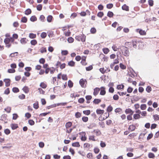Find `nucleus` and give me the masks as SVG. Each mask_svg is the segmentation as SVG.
I'll list each match as a JSON object with an SVG mask.
<instances>
[{
  "mask_svg": "<svg viewBox=\"0 0 159 159\" xmlns=\"http://www.w3.org/2000/svg\"><path fill=\"white\" fill-rule=\"evenodd\" d=\"M30 43L31 45H34L37 43V41L36 40H33L31 41Z\"/></svg>",
  "mask_w": 159,
  "mask_h": 159,
  "instance_id": "c85d7f7f",
  "label": "nucleus"
},
{
  "mask_svg": "<svg viewBox=\"0 0 159 159\" xmlns=\"http://www.w3.org/2000/svg\"><path fill=\"white\" fill-rule=\"evenodd\" d=\"M121 51L123 54L125 56L128 57L129 56V52L128 49L127 47L123 46L121 48Z\"/></svg>",
  "mask_w": 159,
  "mask_h": 159,
  "instance_id": "f03ea898",
  "label": "nucleus"
},
{
  "mask_svg": "<svg viewBox=\"0 0 159 159\" xmlns=\"http://www.w3.org/2000/svg\"><path fill=\"white\" fill-rule=\"evenodd\" d=\"M152 90V88L150 86H148L146 89V91L148 92V93H150Z\"/></svg>",
  "mask_w": 159,
  "mask_h": 159,
  "instance_id": "79ce46f5",
  "label": "nucleus"
},
{
  "mask_svg": "<svg viewBox=\"0 0 159 159\" xmlns=\"http://www.w3.org/2000/svg\"><path fill=\"white\" fill-rule=\"evenodd\" d=\"M62 78L63 80H66L67 79L66 75L64 74H63L62 75Z\"/></svg>",
  "mask_w": 159,
  "mask_h": 159,
  "instance_id": "69168bd1",
  "label": "nucleus"
},
{
  "mask_svg": "<svg viewBox=\"0 0 159 159\" xmlns=\"http://www.w3.org/2000/svg\"><path fill=\"white\" fill-rule=\"evenodd\" d=\"M128 43L129 45H132L134 48H136L137 47V42L134 40H132L131 42H128Z\"/></svg>",
  "mask_w": 159,
  "mask_h": 159,
  "instance_id": "20e7f679",
  "label": "nucleus"
},
{
  "mask_svg": "<svg viewBox=\"0 0 159 159\" xmlns=\"http://www.w3.org/2000/svg\"><path fill=\"white\" fill-rule=\"evenodd\" d=\"M67 40L69 43H72L74 41V39L72 37H69L68 38Z\"/></svg>",
  "mask_w": 159,
  "mask_h": 159,
  "instance_id": "49530a36",
  "label": "nucleus"
},
{
  "mask_svg": "<svg viewBox=\"0 0 159 159\" xmlns=\"http://www.w3.org/2000/svg\"><path fill=\"white\" fill-rule=\"evenodd\" d=\"M14 40L13 38H7L4 40V42L6 44V46L7 48H9L11 46V44L10 42H13Z\"/></svg>",
  "mask_w": 159,
  "mask_h": 159,
  "instance_id": "f257e3e1",
  "label": "nucleus"
},
{
  "mask_svg": "<svg viewBox=\"0 0 159 159\" xmlns=\"http://www.w3.org/2000/svg\"><path fill=\"white\" fill-rule=\"evenodd\" d=\"M148 155L149 158H154L155 157L154 154L152 153H149Z\"/></svg>",
  "mask_w": 159,
  "mask_h": 159,
  "instance_id": "8fccbe9b",
  "label": "nucleus"
},
{
  "mask_svg": "<svg viewBox=\"0 0 159 159\" xmlns=\"http://www.w3.org/2000/svg\"><path fill=\"white\" fill-rule=\"evenodd\" d=\"M47 36V34L46 33L43 32L41 34V37L42 38L44 39Z\"/></svg>",
  "mask_w": 159,
  "mask_h": 159,
  "instance_id": "a19ab883",
  "label": "nucleus"
},
{
  "mask_svg": "<svg viewBox=\"0 0 159 159\" xmlns=\"http://www.w3.org/2000/svg\"><path fill=\"white\" fill-rule=\"evenodd\" d=\"M72 146L74 147H79L80 145L79 143L78 142L73 143L72 144Z\"/></svg>",
  "mask_w": 159,
  "mask_h": 159,
  "instance_id": "393cba45",
  "label": "nucleus"
},
{
  "mask_svg": "<svg viewBox=\"0 0 159 159\" xmlns=\"http://www.w3.org/2000/svg\"><path fill=\"white\" fill-rule=\"evenodd\" d=\"M93 66L90 65L88 67H86V69L87 71H89L93 69Z\"/></svg>",
  "mask_w": 159,
  "mask_h": 159,
  "instance_id": "4d7b16f0",
  "label": "nucleus"
},
{
  "mask_svg": "<svg viewBox=\"0 0 159 159\" xmlns=\"http://www.w3.org/2000/svg\"><path fill=\"white\" fill-rule=\"evenodd\" d=\"M148 2L149 5L151 6H152L153 5V1L152 0H149Z\"/></svg>",
  "mask_w": 159,
  "mask_h": 159,
  "instance_id": "3c124183",
  "label": "nucleus"
},
{
  "mask_svg": "<svg viewBox=\"0 0 159 159\" xmlns=\"http://www.w3.org/2000/svg\"><path fill=\"white\" fill-rule=\"evenodd\" d=\"M44 146V143L43 142H40L39 143V146L40 147L42 148Z\"/></svg>",
  "mask_w": 159,
  "mask_h": 159,
  "instance_id": "bf43d9fd",
  "label": "nucleus"
},
{
  "mask_svg": "<svg viewBox=\"0 0 159 159\" xmlns=\"http://www.w3.org/2000/svg\"><path fill=\"white\" fill-rule=\"evenodd\" d=\"M124 87V86L123 85H118L117 86V88L118 89H123Z\"/></svg>",
  "mask_w": 159,
  "mask_h": 159,
  "instance_id": "7c9ffc66",
  "label": "nucleus"
},
{
  "mask_svg": "<svg viewBox=\"0 0 159 159\" xmlns=\"http://www.w3.org/2000/svg\"><path fill=\"white\" fill-rule=\"evenodd\" d=\"M104 111L99 109H97L96 110V112L98 114H102L103 113Z\"/></svg>",
  "mask_w": 159,
  "mask_h": 159,
  "instance_id": "4be33fe9",
  "label": "nucleus"
},
{
  "mask_svg": "<svg viewBox=\"0 0 159 159\" xmlns=\"http://www.w3.org/2000/svg\"><path fill=\"white\" fill-rule=\"evenodd\" d=\"M100 89L98 88H96L94 89L93 95L95 96L97 95Z\"/></svg>",
  "mask_w": 159,
  "mask_h": 159,
  "instance_id": "6e6552de",
  "label": "nucleus"
},
{
  "mask_svg": "<svg viewBox=\"0 0 159 159\" xmlns=\"http://www.w3.org/2000/svg\"><path fill=\"white\" fill-rule=\"evenodd\" d=\"M113 98L114 100H117L118 99L119 97L116 94L113 96Z\"/></svg>",
  "mask_w": 159,
  "mask_h": 159,
  "instance_id": "338daca9",
  "label": "nucleus"
},
{
  "mask_svg": "<svg viewBox=\"0 0 159 159\" xmlns=\"http://www.w3.org/2000/svg\"><path fill=\"white\" fill-rule=\"evenodd\" d=\"M105 88L103 87H102L101 88V91L100 94L102 95H104L106 93V91L105 90Z\"/></svg>",
  "mask_w": 159,
  "mask_h": 159,
  "instance_id": "39448f33",
  "label": "nucleus"
},
{
  "mask_svg": "<svg viewBox=\"0 0 159 159\" xmlns=\"http://www.w3.org/2000/svg\"><path fill=\"white\" fill-rule=\"evenodd\" d=\"M96 31V29L94 27L92 28L90 30L91 33L92 34L95 33Z\"/></svg>",
  "mask_w": 159,
  "mask_h": 159,
  "instance_id": "c9c22d12",
  "label": "nucleus"
},
{
  "mask_svg": "<svg viewBox=\"0 0 159 159\" xmlns=\"http://www.w3.org/2000/svg\"><path fill=\"white\" fill-rule=\"evenodd\" d=\"M27 21V18L25 17H23L21 20V21L24 22V23H25Z\"/></svg>",
  "mask_w": 159,
  "mask_h": 159,
  "instance_id": "de8ad7c7",
  "label": "nucleus"
},
{
  "mask_svg": "<svg viewBox=\"0 0 159 159\" xmlns=\"http://www.w3.org/2000/svg\"><path fill=\"white\" fill-rule=\"evenodd\" d=\"M94 132L96 134L97 136H99L101 134V132L100 130L98 129H96L94 130Z\"/></svg>",
  "mask_w": 159,
  "mask_h": 159,
  "instance_id": "dca6fc26",
  "label": "nucleus"
},
{
  "mask_svg": "<svg viewBox=\"0 0 159 159\" xmlns=\"http://www.w3.org/2000/svg\"><path fill=\"white\" fill-rule=\"evenodd\" d=\"M68 86L70 87H72L73 86V83L70 80H69L68 82Z\"/></svg>",
  "mask_w": 159,
  "mask_h": 159,
  "instance_id": "ea45409f",
  "label": "nucleus"
},
{
  "mask_svg": "<svg viewBox=\"0 0 159 159\" xmlns=\"http://www.w3.org/2000/svg\"><path fill=\"white\" fill-rule=\"evenodd\" d=\"M23 91L25 93H27L29 91V89L28 87L25 86L24 87L23 89Z\"/></svg>",
  "mask_w": 159,
  "mask_h": 159,
  "instance_id": "aec40b11",
  "label": "nucleus"
},
{
  "mask_svg": "<svg viewBox=\"0 0 159 159\" xmlns=\"http://www.w3.org/2000/svg\"><path fill=\"white\" fill-rule=\"evenodd\" d=\"M136 32H139L141 35H145L146 34V32L144 30H139V29H136Z\"/></svg>",
  "mask_w": 159,
  "mask_h": 159,
  "instance_id": "0eeeda50",
  "label": "nucleus"
},
{
  "mask_svg": "<svg viewBox=\"0 0 159 159\" xmlns=\"http://www.w3.org/2000/svg\"><path fill=\"white\" fill-rule=\"evenodd\" d=\"M147 107L146 104H142L140 106V108L142 110H145Z\"/></svg>",
  "mask_w": 159,
  "mask_h": 159,
  "instance_id": "5701e85b",
  "label": "nucleus"
},
{
  "mask_svg": "<svg viewBox=\"0 0 159 159\" xmlns=\"http://www.w3.org/2000/svg\"><path fill=\"white\" fill-rule=\"evenodd\" d=\"M29 37L31 39H34L36 38V35L33 33H30L29 35Z\"/></svg>",
  "mask_w": 159,
  "mask_h": 159,
  "instance_id": "2eb2a0df",
  "label": "nucleus"
},
{
  "mask_svg": "<svg viewBox=\"0 0 159 159\" xmlns=\"http://www.w3.org/2000/svg\"><path fill=\"white\" fill-rule=\"evenodd\" d=\"M84 147L85 148L89 149L90 148V144L88 143H85L84 144Z\"/></svg>",
  "mask_w": 159,
  "mask_h": 159,
  "instance_id": "6ab92c4d",
  "label": "nucleus"
},
{
  "mask_svg": "<svg viewBox=\"0 0 159 159\" xmlns=\"http://www.w3.org/2000/svg\"><path fill=\"white\" fill-rule=\"evenodd\" d=\"M31 12V10L30 9H28L25 11V14L26 15H28L30 14Z\"/></svg>",
  "mask_w": 159,
  "mask_h": 159,
  "instance_id": "c756f323",
  "label": "nucleus"
},
{
  "mask_svg": "<svg viewBox=\"0 0 159 159\" xmlns=\"http://www.w3.org/2000/svg\"><path fill=\"white\" fill-rule=\"evenodd\" d=\"M122 9L126 11H129V7L127 6L126 4H124L122 7Z\"/></svg>",
  "mask_w": 159,
  "mask_h": 159,
  "instance_id": "9d476101",
  "label": "nucleus"
},
{
  "mask_svg": "<svg viewBox=\"0 0 159 159\" xmlns=\"http://www.w3.org/2000/svg\"><path fill=\"white\" fill-rule=\"evenodd\" d=\"M30 20L32 21H34L37 20V18L35 16H33L31 17Z\"/></svg>",
  "mask_w": 159,
  "mask_h": 159,
  "instance_id": "e433bc0d",
  "label": "nucleus"
},
{
  "mask_svg": "<svg viewBox=\"0 0 159 159\" xmlns=\"http://www.w3.org/2000/svg\"><path fill=\"white\" fill-rule=\"evenodd\" d=\"M18 38V35L17 34H13L12 37H11V38H13V40H14V39H16Z\"/></svg>",
  "mask_w": 159,
  "mask_h": 159,
  "instance_id": "f704fd0d",
  "label": "nucleus"
},
{
  "mask_svg": "<svg viewBox=\"0 0 159 159\" xmlns=\"http://www.w3.org/2000/svg\"><path fill=\"white\" fill-rule=\"evenodd\" d=\"M4 132L7 135L9 134L10 133V131L8 129H6L4 130Z\"/></svg>",
  "mask_w": 159,
  "mask_h": 159,
  "instance_id": "c03bdc74",
  "label": "nucleus"
},
{
  "mask_svg": "<svg viewBox=\"0 0 159 159\" xmlns=\"http://www.w3.org/2000/svg\"><path fill=\"white\" fill-rule=\"evenodd\" d=\"M103 52L105 54H107L109 51V49L107 48H104L103 49Z\"/></svg>",
  "mask_w": 159,
  "mask_h": 159,
  "instance_id": "5fc2aeb1",
  "label": "nucleus"
},
{
  "mask_svg": "<svg viewBox=\"0 0 159 159\" xmlns=\"http://www.w3.org/2000/svg\"><path fill=\"white\" fill-rule=\"evenodd\" d=\"M52 16L49 15L47 17V20L49 22H51L52 21Z\"/></svg>",
  "mask_w": 159,
  "mask_h": 159,
  "instance_id": "412c9836",
  "label": "nucleus"
},
{
  "mask_svg": "<svg viewBox=\"0 0 159 159\" xmlns=\"http://www.w3.org/2000/svg\"><path fill=\"white\" fill-rule=\"evenodd\" d=\"M11 127L13 129H16L18 127L17 125L15 124H12L11 125Z\"/></svg>",
  "mask_w": 159,
  "mask_h": 159,
  "instance_id": "b1692460",
  "label": "nucleus"
},
{
  "mask_svg": "<svg viewBox=\"0 0 159 159\" xmlns=\"http://www.w3.org/2000/svg\"><path fill=\"white\" fill-rule=\"evenodd\" d=\"M28 122L29 124L31 125H33L34 124V121L32 120H29L28 121Z\"/></svg>",
  "mask_w": 159,
  "mask_h": 159,
  "instance_id": "09e8293b",
  "label": "nucleus"
},
{
  "mask_svg": "<svg viewBox=\"0 0 159 159\" xmlns=\"http://www.w3.org/2000/svg\"><path fill=\"white\" fill-rule=\"evenodd\" d=\"M83 112L84 114L86 115H88L90 114V111L89 110H85L83 111Z\"/></svg>",
  "mask_w": 159,
  "mask_h": 159,
  "instance_id": "bb28decb",
  "label": "nucleus"
},
{
  "mask_svg": "<svg viewBox=\"0 0 159 159\" xmlns=\"http://www.w3.org/2000/svg\"><path fill=\"white\" fill-rule=\"evenodd\" d=\"M133 90V89L132 88L130 87H129L127 90V91L128 93H130L132 92Z\"/></svg>",
  "mask_w": 159,
  "mask_h": 159,
  "instance_id": "e2e57ef3",
  "label": "nucleus"
},
{
  "mask_svg": "<svg viewBox=\"0 0 159 159\" xmlns=\"http://www.w3.org/2000/svg\"><path fill=\"white\" fill-rule=\"evenodd\" d=\"M33 107L35 109H37L39 108V103L38 102H36L33 104Z\"/></svg>",
  "mask_w": 159,
  "mask_h": 159,
  "instance_id": "4468645a",
  "label": "nucleus"
},
{
  "mask_svg": "<svg viewBox=\"0 0 159 159\" xmlns=\"http://www.w3.org/2000/svg\"><path fill=\"white\" fill-rule=\"evenodd\" d=\"M79 82L80 85H81V86L82 87H84V80L83 79H81L80 80Z\"/></svg>",
  "mask_w": 159,
  "mask_h": 159,
  "instance_id": "ddd939ff",
  "label": "nucleus"
},
{
  "mask_svg": "<svg viewBox=\"0 0 159 159\" xmlns=\"http://www.w3.org/2000/svg\"><path fill=\"white\" fill-rule=\"evenodd\" d=\"M42 5L41 4H39L37 6V9L38 10L40 11L42 9Z\"/></svg>",
  "mask_w": 159,
  "mask_h": 159,
  "instance_id": "58836bf2",
  "label": "nucleus"
},
{
  "mask_svg": "<svg viewBox=\"0 0 159 159\" xmlns=\"http://www.w3.org/2000/svg\"><path fill=\"white\" fill-rule=\"evenodd\" d=\"M113 5L112 4H108L107 5V8L111 9Z\"/></svg>",
  "mask_w": 159,
  "mask_h": 159,
  "instance_id": "0e129e2a",
  "label": "nucleus"
},
{
  "mask_svg": "<svg viewBox=\"0 0 159 159\" xmlns=\"http://www.w3.org/2000/svg\"><path fill=\"white\" fill-rule=\"evenodd\" d=\"M12 91L15 93H17L19 91V89L16 87L13 88L12 89Z\"/></svg>",
  "mask_w": 159,
  "mask_h": 159,
  "instance_id": "a18cd8bd",
  "label": "nucleus"
},
{
  "mask_svg": "<svg viewBox=\"0 0 159 159\" xmlns=\"http://www.w3.org/2000/svg\"><path fill=\"white\" fill-rule=\"evenodd\" d=\"M26 38H23L21 39L20 40V42L22 44H25L26 43Z\"/></svg>",
  "mask_w": 159,
  "mask_h": 159,
  "instance_id": "72a5a7b5",
  "label": "nucleus"
},
{
  "mask_svg": "<svg viewBox=\"0 0 159 159\" xmlns=\"http://www.w3.org/2000/svg\"><path fill=\"white\" fill-rule=\"evenodd\" d=\"M25 96L24 94H22L19 96V98L20 99H24L25 98Z\"/></svg>",
  "mask_w": 159,
  "mask_h": 159,
  "instance_id": "774afa93",
  "label": "nucleus"
},
{
  "mask_svg": "<svg viewBox=\"0 0 159 159\" xmlns=\"http://www.w3.org/2000/svg\"><path fill=\"white\" fill-rule=\"evenodd\" d=\"M72 123L70 122H68L66 124L65 126L66 129L70 128L72 125Z\"/></svg>",
  "mask_w": 159,
  "mask_h": 159,
  "instance_id": "f8f14e48",
  "label": "nucleus"
},
{
  "mask_svg": "<svg viewBox=\"0 0 159 159\" xmlns=\"http://www.w3.org/2000/svg\"><path fill=\"white\" fill-rule=\"evenodd\" d=\"M75 62L72 61H70L68 63V65L71 66H73L75 65Z\"/></svg>",
  "mask_w": 159,
  "mask_h": 159,
  "instance_id": "f3484780",
  "label": "nucleus"
},
{
  "mask_svg": "<svg viewBox=\"0 0 159 159\" xmlns=\"http://www.w3.org/2000/svg\"><path fill=\"white\" fill-rule=\"evenodd\" d=\"M101 102V100L99 99H95L93 101V103L95 104H98Z\"/></svg>",
  "mask_w": 159,
  "mask_h": 159,
  "instance_id": "a211bd4d",
  "label": "nucleus"
},
{
  "mask_svg": "<svg viewBox=\"0 0 159 159\" xmlns=\"http://www.w3.org/2000/svg\"><path fill=\"white\" fill-rule=\"evenodd\" d=\"M68 52L67 50H63L61 51V54L62 55H66L68 54Z\"/></svg>",
  "mask_w": 159,
  "mask_h": 159,
  "instance_id": "603ef678",
  "label": "nucleus"
},
{
  "mask_svg": "<svg viewBox=\"0 0 159 159\" xmlns=\"http://www.w3.org/2000/svg\"><path fill=\"white\" fill-rule=\"evenodd\" d=\"M140 115L139 114H135L134 115V118L135 119H137L140 118Z\"/></svg>",
  "mask_w": 159,
  "mask_h": 159,
  "instance_id": "a878e982",
  "label": "nucleus"
},
{
  "mask_svg": "<svg viewBox=\"0 0 159 159\" xmlns=\"http://www.w3.org/2000/svg\"><path fill=\"white\" fill-rule=\"evenodd\" d=\"M112 107L111 106H109L107 107V111L108 112H111L112 110Z\"/></svg>",
  "mask_w": 159,
  "mask_h": 159,
  "instance_id": "052dcab7",
  "label": "nucleus"
},
{
  "mask_svg": "<svg viewBox=\"0 0 159 159\" xmlns=\"http://www.w3.org/2000/svg\"><path fill=\"white\" fill-rule=\"evenodd\" d=\"M120 67L122 69H126V66L122 63H120Z\"/></svg>",
  "mask_w": 159,
  "mask_h": 159,
  "instance_id": "6e6d98bb",
  "label": "nucleus"
},
{
  "mask_svg": "<svg viewBox=\"0 0 159 159\" xmlns=\"http://www.w3.org/2000/svg\"><path fill=\"white\" fill-rule=\"evenodd\" d=\"M100 71L102 74H104L106 72H107L108 71V72H109L110 71V70L109 69H108L107 68L105 67V68H100L99 69Z\"/></svg>",
  "mask_w": 159,
  "mask_h": 159,
  "instance_id": "7ed1b4c3",
  "label": "nucleus"
},
{
  "mask_svg": "<svg viewBox=\"0 0 159 159\" xmlns=\"http://www.w3.org/2000/svg\"><path fill=\"white\" fill-rule=\"evenodd\" d=\"M135 129V126L133 125H130L129 128V129L131 131H134Z\"/></svg>",
  "mask_w": 159,
  "mask_h": 159,
  "instance_id": "9b49d317",
  "label": "nucleus"
},
{
  "mask_svg": "<svg viewBox=\"0 0 159 159\" xmlns=\"http://www.w3.org/2000/svg\"><path fill=\"white\" fill-rule=\"evenodd\" d=\"M125 112L126 114L130 113L131 115H132L134 113V111L129 108L126 109Z\"/></svg>",
  "mask_w": 159,
  "mask_h": 159,
  "instance_id": "1a4fd4ad",
  "label": "nucleus"
},
{
  "mask_svg": "<svg viewBox=\"0 0 159 159\" xmlns=\"http://www.w3.org/2000/svg\"><path fill=\"white\" fill-rule=\"evenodd\" d=\"M70 32L69 30H68L67 31H66L65 32V35L66 36H68L70 35Z\"/></svg>",
  "mask_w": 159,
  "mask_h": 159,
  "instance_id": "680f3d73",
  "label": "nucleus"
},
{
  "mask_svg": "<svg viewBox=\"0 0 159 159\" xmlns=\"http://www.w3.org/2000/svg\"><path fill=\"white\" fill-rule=\"evenodd\" d=\"M82 120L84 122H86L88 120V118L87 117L84 116L82 118Z\"/></svg>",
  "mask_w": 159,
  "mask_h": 159,
  "instance_id": "37998d69",
  "label": "nucleus"
},
{
  "mask_svg": "<svg viewBox=\"0 0 159 159\" xmlns=\"http://www.w3.org/2000/svg\"><path fill=\"white\" fill-rule=\"evenodd\" d=\"M40 86L43 88H46L47 87V85L44 83L43 82L41 83L40 84Z\"/></svg>",
  "mask_w": 159,
  "mask_h": 159,
  "instance_id": "473e14b6",
  "label": "nucleus"
},
{
  "mask_svg": "<svg viewBox=\"0 0 159 159\" xmlns=\"http://www.w3.org/2000/svg\"><path fill=\"white\" fill-rule=\"evenodd\" d=\"M113 13L112 12L109 11L107 13V16L110 17H111L113 16Z\"/></svg>",
  "mask_w": 159,
  "mask_h": 159,
  "instance_id": "cd10ccee",
  "label": "nucleus"
},
{
  "mask_svg": "<svg viewBox=\"0 0 159 159\" xmlns=\"http://www.w3.org/2000/svg\"><path fill=\"white\" fill-rule=\"evenodd\" d=\"M11 108L10 107H7L4 109V110L7 113H10L11 112Z\"/></svg>",
  "mask_w": 159,
  "mask_h": 159,
  "instance_id": "2f4dec72",
  "label": "nucleus"
},
{
  "mask_svg": "<svg viewBox=\"0 0 159 159\" xmlns=\"http://www.w3.org/2000/svg\"><path fill=\"white\" fill-rule=\"evenodd\" d=\"M103 15V13L102 12H98L97 14L98 16L100 17H102Z\"/></svg>",
  "mask_w": 159,
  "mask_h": 159,
  "instance_id": "13d9d810",
  "label": "nucleus"
},
{
  "mask_svg": "<svg viewBox=\"0 0 159 159\" xmlns=\"http://www.w3.org/2000/svg\"><path fill=\"white\" fill-rule=\"evenodd\" d=\"M9 73H14L15 72V70L14 69H9L7 71Z\"/></svg>",
  "mask_w": 159,
  "mask_h": 159,
  "instance_id": "864d4df0",
  "label": "nucleus"
},
{
  "mask_svg": "<svg viewBox=\"0 0 159 159\" xmlns=\"http://www.w3.org/2000/svg\"><path fill=\"white\" fill-rule=\"evenodd\" d=\"M81 116V114L79 112H77L75 114V116L77 118H79Z\"/></svg>",
  "mask_w": 159,
  "mask_h": 159,
  "instance_id": "4c0bfd02",
  "label": "nucleus"
},
{
  "mask_svg": "<svg viewBox=\"0 0 159 159\" xmlns=\"http://www.w3.org/2000/svg\"><path fill=\"white\" fill-rule=\"evenodd\" d=\"M4 81L5 83V86H6L8 87L10 85V80L9 79H5L4 80Z\"/></svg>",
  "mask_w": 159,
  "mask_h": 159,
  "instance_id": "423d86ee",
  "label": "nucleus"
}]
</instances>
